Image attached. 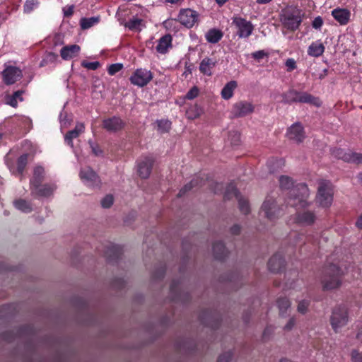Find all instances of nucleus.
Instances as JSON below:
<instances>
[{
	"mask_svg": "<svg viewBox=\"0 0 362 362\" xmlns=\"http://www.w3.org/2000/svg\"><path fill=\"white\" fill-rule=\"evenodd\" d=\"M279 181L281 189L290 190L288 204L294 207H305L308 205L309 189L306 184L298 183L294 186L293 179L287 175L280 176Z\"/></svg>",
	"mask_w": 362,
	"mask_h": 362,
	"instance_id": "f257e3e1",
	"label": "nucleus"
},
{
	"mask_svg": "<svg viewBox=\"0 0 362 362\" xmlns=\"http://www.w3.org/2000/svg\"><path fill=\"white\" fill-rule=\"evenodd\" d=\"M304 13L297 7L288 6L279 13V22L284 35L298 30L303 22Z\"/></svg>",
	"mask_w": 362,
	"mask_h": 362,
	"instance_id": "f03ea898",
	"label": "nucleus"
},
{
	"mask_svg": "<svg viewBox=\"0 0 362 362\" xmlns=\"http://www.w3.org/2000/svg\"><path fill=\"white\" fill-rule=\"evenodd\" d=\"M344 273L335 264H329L323 268L320 278L322 290L325 291L337 289L341 287Z\"/></svg>",
	"mask_w": 362,
	"mask_h": 362,
	"instance_id": "7ed1b4c3",
	"label": "nucleus"
},
{
	"mask_svg": "<svg viewBox=\"0 0 362 362\" xmlns=\"http://www.w3.org/2000/svg\"><path fill=\"white\" fill-rule=\"evenodd\" d=\"M282 98L283 103L286 104L306 103L317 107L322 105V102L318 97H315L308 92L298 91L293 88H290L284 93Z\"/></svg>",
	"mask_w": 362,
	"mask_h": 362,
	"instance_id": "20e7f679",
	"label": "nucleus"
},
{
	"mask_svg": "<svg viewBox=\"0 0 362 362\" xmlns=\"http://www.w3.org/2000/svg\"><path fill=\"white\" fill-rule=\"evenodd\" d=\"M333 186L327 180H322L319 183L316 202L323 208H329L333 202Z\"/></svg>",
	"mask_w": 362,
	"mask_h": 362,
	"instance_id": "39448f33",
	"label": "nucleus"
},
{
	"mask_svg": "<svg viewBox=\"0 0 362 362\" xmlns=\"http://www.w3.org/2000/svg\"><path fill=\"white\" fill-rule=\"evenodd\" d=\"M349 320L348 310L344 305L335 306L330 316V325L333 330L337 333L339 329L345 326Z\"/></svg>",
	"mask_w": 362,
	"mask_h": 362,
	"instance_id": "423d86ee",
	"label": "nucleus"
},
{
	"mask_svg": "<svg viewBox=\"0 0 362 362\" xmlns=\"http://www.w3.org/2000/svg\"><path fill=\"white\" fill-rule=\"evenodd\" d=\"M255 110V105L247 100H239L235 103L230 110L232 118H242L252 115Z\"/></svg>",
	"mask_w": 362,
	"mask_h": 362,
	"instance_id": "0eeeda50",
	"label": "nucleus"
},
{
	"mask_svg": "<svg viewBox=\"0 0 362 362\" xmlns=\"http://www.w3.org/2000/svg\"><path fill=\"white\" fill-rule=\"evenodd\" d=\"M262 209L265 216L271 221L279 218L284 214L283 208L279 206L276 200L272 198H267L262 206Z\"/></svg>",
	"mask_w": 362,
	"mask_h": 362,
	"instance_id": "6e6552de",
	"label": "nucleus"
},
{
	"mask_svg": "<svg viewBox=\"0 0 362 362\" xmlns=\"http://www.w3.org/2000/svg\"><path fill=\"white\" fill-rule=\"evenodd\" d=\"M153 78V73L146 69H136L129 78L132 84L142 88L146 86Z\"/></svg>",
	"mask_w": 362,
	"mask_h": 362,
	"instance_id": "1a4fd4ad",
	"label": "nucleus"
},
{
	"mask_svg": "<svg viewBox=\"0 0 362 362\" xmlns=\"http://www.w3.org/2000/svg\"><path fill=\"white\" fill-rule=\"evenodd\" d=\"M154 162L152 156L141 157L137 160V173L141 179H147L150 176Z\"/></svg>",
	"mask_w": 362,
	"mask_h": 362,
	"instance_id": "9d476101",
	"label": "nucleus"
},
{
	"mask_svg": "<svg viewBox=\"0 0 362 362\" xmlns=\"http://www.w3.org/2000/svg\"><path fill=\"white\" fill-rule=\"evenodd\" d=\"M332 155L341 159L344 162L361 164L362 163V153L353 152L351 151H345L341 148H335L332 151Z\"/></svg>",
	"mask_w": 362,
	"mask_h": 362,
	"instance_id": "9b49d317",
	"label": "nucleus"
},
{
	"mask_svg": "<svg viewBox=\"0 0 362 362\" xmlns=\"http://www.w3.org/2000/svg\"><path fill=\"white\" fill-rule=\"evenodd\" d=\"M233 23L238 28L237 35L240 38H247L250 37L254 30V26L250 21L245 18L239 17L235 18Z\"/></svg>",
	"mask_w": 362,
	"mask_h": 362,
	"instance_id": "f8f14e48",
	"label": "nucleus"
},
{
	"mask_svg": "<svg viewBox=\"0 0 362 362\" xmlns=\"http://www.w3.org/2000/svg\"><path fill=\"white\" fill-rule=\"evenodd\" d=\"M80 177L85 185L89 187H98L100 180L97 173L90 167L82 168L80 171Z\"/></svg>",
	"mask_w": 362,
	"mask_h": 362,
	"instance_id": "ddd939ff",
	"label": "nucleus"
},
{
	"mask_svg": "<svg viewBox=\"0 0 362 362\" xmlns=\"http://www.w3.org/2000/svg\"><path fill=\"white\" fill-rule=\"evenodd\" d=\"M316 220L317 215L315 212L308 209L297 211L295 216V222L302 226H312Z\"/></svg>",
	"mask_w": 362,
	"mask_h": 362,
	"instance_id": "4468645a",
	"label": "nucleus"
},
{
	"mask_svg": "<svg viewBox=\"0 0 362 362\" xmlns=\"http://www.w3.org/2000/svg\"><path fill=\"white\" fill-rule=\"evenodd\" d=\"M2 76L4 83L9 86L20 80L23 74L19 68L9 66L3 71Z\"/></svg>",
	"mask_w": 362,
	"mask_h": 362,
	"instance_id": "2eb2a0df",
	"label": "nucleus"
},
{
	"mask_svg": "<svg viewBox=\"0 0 362 362\" xmlns=\"http://www.w3.org/2000/svg\"><path fill=\"white\" fill-rule=\"evenodd\" d=\"M197 13L189 9H182L177 16L179 22L187 28H192L197 21Z\"/></svg>",
	"mask_w": 362,
	"mask_h": 362,
	"instance_id": "dca6fc26",
	"label": "nucleus"
},
{
	"mask_svg": "<svg viewBox=\"0 0 362 362\" xmlns=\"http://www.w3.org/2000/svg\"><path fill=\"white\" fill-rule=\"evenodd\" d=\"M288 138L297 143L303 142L305 138L304 128L301 123L296 122L288 128L286 132Z\"/></svg>",
	"mask_w": 362,
	"mask_h": 362,
	"instance_id": "f3484780",
	"label": "nucleus"
},
{
	"mask_svg": "<svg viewBox=\"0 0 362 362\" xmlns=\"http://www.w3.org/2000/svg\"><path fill=\"white\" fill-rule=\"evenodd\" d=\"M102 127L107 132H116L124 128V122L120 117L113 116L103 119Z\"/></svg>",
	"mask_w": 362,
	"mask_h": 362,
	"instance_id": "a211bd4d",
	"label": "nucleus"
},
{
	"mask_svg": "<svg viewBox=\"0 0 362 362\" xmlns=\"http://www.w3.org/2000/svg\"><path fill=\"white\" fill-rule=\"evenodd\" d=\"M285 259L283 255L278 252L274 254L268 262V269L274 273H279L283 271L285 267Z\"/></svg>",
	"mask_w": 362,
	"mask_h": 362,
	"instance_id": "6ab92c4d",
	"label": "nucleus"
},
{
	"mask_svg": "<svg viewBox=\"0 0 362 362\" xmlns=\"http://www.w3.org/2000/svg\"><path fill=\"white\" fill-rule=\"evenodd\" d=\"M55 189L56 187L50 184H40V187H30L31 195L36 198L49 197L53 194Z\"/></svg>",
	"mask_w": 362,
	"mask_h": 362,
	"instance_id": "aec40b11",
	"label": "nucleus"
},
{
	"mask_svg": "<svg viewBox=\"0 0 362 362\" xmlns=\"http://www.w3.org/2000/svg\"><path fill=\"white\" fill-rule=\"evenodd\" d=\"M331 14L341 25H346L350 21L351 11L347 8H336L332 11Z\"/></svg>",
	"mask_w": 362,
	"mask_h": 362,
	"instance_id": "412c9836",
	"label": "nucleus"
},
{
	"mask_svg": "<svg viewBox=\"0 0 362 362\" xmlns=\"http://www.w3.org/2000/svg\"><path fill=\"white\" fill-rule=\"evenodd\" d=\"M122 247L117 245L110 243L105 251V255L108 262H116L121 257Z\"/></svg>",
	"mask_w": 362,
	"mask_h": 362,
	"instance_id": "4be33fe9",
	"label": "nucleus"
},
{
	"mask_svg": "<svg viewBox=\"0 0 362 362\" xmlns=\"http://www.w3.org/2000/svg\"><path fill=\"white\" fill-rule=\"evenodd\" d=\"M228 250L222 241H216L214 243L213 254L216 259L224 262L228 257Z\"/></svg>",
	"mask_w": 362,
	"mask_h": 362,
	"instance_id": "5701e85b",
	"label": "nucleus"
},
{
	"mask_svg": "<svg viewBox=\"0 0 362 362\" xmlns=\"http://www.w3.org/2000/svg\"><path fill=\"white\" fill-rule=\"evenodd\" d=\"M81 47L78 45L64 46L60 50V56L64 60H69L78 55Z\"/></svg>",
	"mask_w": 362,
	"mask_h": 362,
	"instance_id": "b1692460",
	"label": "nucleus"
},
{
	"mask_svg": "<svg viewBox=\"0 0 362 362\" xmlns=\"http://www.w3.org/2000/svg\"><path fill=\"white\" fill-rule=\"evenodd\" d=\"M205 327H209L212 329H217L221 325L222 319L218 313L213 315L211 317H209L208 310L205 308Z\"/></svg>",
	"mask_w": 362,
	"mask_h": 362,
	"instance_id": "393cba45",
	"label": "nucleus"
},
{
	"mask_svg": "<svg viewBox=\"0 0 362 362\" xmlns=\"http://www.w3.org/2000/svg\"><path fill=\"white\" fill-rule=\"evenodd\" d=\"M84 125L82 123L77 124L74 129L69 131L65 135L66 143L71 146H74L73 139L79 136V135L84 131Z\"/></svg>",
	"mask_w": 362,
	"mask_h": 362,
	"instance_id": "a878e982",
	"label": "nucleus"
},
{
	"mask_svg": "<svg viewBox=\"0 0 362 362\" xmlns=\"http://www.w3.org/2000/svg\"><path fill=\"white\" fill-rule=\"evenodd\" d=\"M44 168L41 166H37L34 168L33 176L30 180V187H40L44 180Z\"/></svg>",
	"mask_w": 362,
	"mask_h": 362,
	"instance_id": "bb28decb",
	"label": "nucleus"
},
{
	"mask_svg": "<svg viewBox=\"0 0 362 362\" xmlns=\"http://www.w3.org/2000/svg\"><path fill=\"white\" fill-rule=\"evenodd\" d=\"M171 46L172 37L170 35H165L160 38L156 49L158 53L165 54Z\"/></svg>",
	"mask_w": 362,
	"mask_h": 362,
	"instance_id": "cd10ccee",
	"label": "nucleus"
},
{
	"mask_svg": "<svg viewBox=\"0 0 362 362\" xmlns=\"http://www.w3.org/2000/svg\"><path fill=\"white\" fill-rule=\"evenodd\" d=\"M269 172L272 174L278 172L285 165V160L283 158H272L267 162Z\"/></svg>",
	"mask_w": 362,
	"mask_h": 362,
	"instance_id": "c85d7f7f",
	"label": "nucleus"
},
{
	"mask_svg": "<svg viewBox=\"0 0 362 362\" xmlns=\"http://www.w3.org/2000/svg\"><path fill=\"white\" fill-rule=\"evenodd\" d=\"M237 86L238 83L235 81H230L228 82L221 90V97L225 100L230 99L233 96L234 90Z\"/></svg>",
	"mask_w": 362,
	"mask_h": 362,
	"instance_id": "c756f323",
	"label": "nucleus"
},
{
	"mask_svg": "<svg viewBox=\"0 0 362 362\" xmlns=\"http://www.w3.org/2000/svg\"><path fill=\"white\" fill-rule=\"evenodd\" d=\"M324 52L325 46L318 41L313 42L308 48V54L313 57H320Z\"/></svg>",
	"mask_w": 362,
	"mask_h": 362,
	"instance_id": "7c9ffc66",
	"label": "nucleus"
},
{
	"mask_svg": "<svg viewBox=\"0 0 362 362\" xmlns=\"http://www.w3.org/2000/svg\"><path fill=\"white\" fill-rule=\"evenodd\" d=\"M223 36V32L216 28L209 30L205 35L206 40L212 44L218 42L222 39Z\"/></svg>",
	"mask_w": 362,
	"mask_h": 362,
	"instance_id": "2f4dec72",
	"label": "nucleus"
},
{
	"mask_svg": "<svg viewBox=\"0 0 362 362\" xmlns=\"http://www.w3.org/2000/svg\"><path fill=\"white\" fill-rule=\"evenodd\" d=\"M23 90H18L15 91L11 95L6 97V104L9 105L13 107H17L18 100L22 102L23 100V94L24 93Z\"/></svg>",
	"mask_w": 362,
	"mask_h": 362,
	"instance_id": "473e14b6",
	"label": "nucleus"
},
{
	"mask_svg": "<svg viewBox=\"0 0 362 362\" xmlns=\"http://www.w3.org/2000/svg\"><path fill=\"white\" fill-rule=\"evenodd\" d=\"M14 206L23 213H30L33 211L32 204L23 199H16L13 202Z\"/></svg>",
	"mask_w": 362,
	"mask_h": 362,
	"instance_id": "72a5a7b5",
	"label": "nucleus"
},
{
	"mask_svg": "<svg viewBox=\"0 0 362 362\" xmlns=\"http://www.w3.org/2000/svg\"><path fill=\"white\" fill-rule=\"evenodd\" d=\"M240 195V193L238 192L235 185L233 182H230L225 189L223 199L225 200H230L233 197L237 199Z\"/></svg>",
	"mask_w": 362,
	"mask_h": 362,
	"instance_id": "f704fd0d",
	"label": "nucleus"
},
{
	"mask_svg": "<svg viewBox=\"0 0 362 362\" xmlns=\"http://www.w3.org/2000/svg\"><path fill=\"white\" fill-rule=\"evenodd\" d=\"M277 307L279 310V314L281 316H284V314L286 313L287 310L291 306L290 300L286 298H279L276 300Z\"/></svg>",
	"mask_w": 362,
	"mask_h": 362,
	"instance_id": "c9c22d12",
	"label": "nucleus"
},
{
	"mask_svg": "<svg viewBox=\"0 0 362 362\" xmlns=\"http://www.w3.org/2000/svg\"><path fill=\"white\" fill-rule=\"evenodd\" d=\"M199 89L194 86L189 90L183 98H180V100L177 101V103L182 105L185 103V100H193L199 95Z\"/></svg>",
	"mask_w": 362,
	"mask_h": 362,
	"instance_id": "e433bc0d",
	"label": "nucleus"
},
{
	"mask_svg": "<svg viewBox=\"0 0 362 362\" xmlns=\"http://www.w3.org/2000/svg\"><path fill=\"white\" fill-rule=\"evenodd\" d=\"M237 200L240 211L245 215L250 214V206L248 200L242 197L241 194L237 198Z\"/></svg>",
	"mask_w": 362,
	"mask_h": 362,
	"instance_id": "4c0bfd02",
	"label": "nucleus"
},
{
	"mask_svg": "<svg viewBox=\"0 0 362 362\" xmlns=\"http://www.w3.org/2000/svg\"><path fill=\"white\" fill-rule=\"evenodd\" d=\"M170 292L173 300L175 301L180 300V283L177 280H173L170 286Z\"/></svg>",
	"mask_w": 362,
	"mask_h": 362,
	"instance_id": "58836bf2",
	"label": "nucleus"
},
{
	"mask_svg": "<svg viewBox=\"0 0 362 362\" xmlns=\"http://www.w3.org/2000/svg\"><path fill=\"white\" fill-rule=\"evenodd\" d=\"M99 21V17L83 18L81 19L80 25L83 30L88 29L98 23Z\"/></svg>",
	"mask_w": 362,
	"mask_h": 362,
	"instance_id": "ea45409f",
	"label": "nucleus"
},
{
	"mask_svg": "<svg viewBox=\"0 0 362 362\" xmlns=\"http://www.w3.org/2000/svg\"><path fill=\"white\" fill-rule=\"evenodd\" d=\"M202 108L198 107L197 105L189 107L186 110V117L189 119H194L197 118L202 113Z\"/></svg>",
	"mask_w": 362,
	"mask_h": 362,
	"instance_id": "a19ab883",
	"label": "nucleus"
},
{
	"mask_svg": "<svg viewBox=\"0 0 362 362\" xmlns=\"http://www.w3.org/2000/svg\"><path fill=\"white\" fill-rule=\"evenodd\" d=\"M28 159V154L24 153L21 155L17 160V168L16 170L19 175H22L27 165Z\"/></svg>",
	"mask_w": 362,
	"mask_h": 362,
	"instance_id": "79ce46f5",
	"label": "nucleus"
},
{
	"mask_svg": "<svg viewBox=\"0 0 362 362\" xmlns=\"http://www.w3.org/2000/svg\"><path fill=\"white\" fill-rule=\"evenodd\" d=\"M166 266L165 264H160V266L153 272L152 279L153 280H160L165 276Z\"/></svg>",
	"mask_w": 362,
	"mask_h": 362,
	"instance_id": "37998d69",
	"label": "nucleus"
},
{
	"mask_svg": "<svg viewBox=\"0 0 362 362\" xmlns=\"http://www.w3.org/2000/svg\"><path fill=\"white\" fill-rule=\"evenodd\" d=\"M228 139L233 146H238L240 144V134L238 131L229 132Z\"/></svg>",
	"mask_w": 362,
	"mask_h": 362,
	"instance_id": "c03bdc74",
	"label": "nucleus"
},
{
	"mask_svg": "<svg viewBox=\"0 0 362 362\" xmlns=\"http://www.w3.org/2000/svg\"><path fill=\"white\" fill-rule=\"evenodd\" d=\"M158 128L162 133L168 132L171 128V122L168 119H160L157 121Z\"/></svg>",
	"mask_w": 362,
	"mask_h": 362,
	"instance_id": "a18cd8bd",
	"label": "nucleus"
},
{
	"mask_svg": "<svg viewBox=\"0 0 362 362\" xmlns=\"http://www.w3.org/2000/svg\"><path fill=\"white\" fill-rule=\"evenodd\" d=\"M123 68V64L121 63H115L109 66L107 73L110 76L115 75L117 72L121 71Z\"/></svg>",
	"mask_w": 362,
	"mask_h": 362,
	"instance_id": "49530a36",
	"label": "nucleus"
},
{
	"mask_svg": "<svg viewBox=\"0 0 362 362\" xmlns=\"http://www.w3.org/2000/svg\"><path fill=\"white\" fill-rule=\"evenodd\" d=\"M113 196L112 194H107L101 200V206L103 208L108 209L113 204Z\"/></svg>",
	"mask_w": 362,
	"mask_h": 362,
	"instance_id": "de8ad7c7",
	"label": "nucleus"
},
{
	"mask_svg": "<svg viewBox=\"0 0 362 362\" xmlns=\"http://www.w3.org/2000/svg\"><path fill=\"white\" fill-rule=\"evenodd\" d=\"M233 356V352L229 350L221 354L217 359V362H229L231 361Z\"/></svg>",
	"mask_w": 362,
	"mask_h": 362,
	"instance_id": "09e8293b",
	"label": "nucleus"
},
{
	"mask_svg": "<svg viewBox=\"0 0 362 362\" xmlns=\"http://www.w3.org/2000/svg\"><path fill=\"white\" fill-rule=\"evenodd\" d=\"M310 305V300H302L298 303L297 310L299 313L302 314H305L308 308Z\"/></svg>",
	"mask_w": 362,
	"mask_h": 362,
	"instance_id": "8fccbe9b",
	"label": "nucleus"
},
{
	"mask_svg": "<svg viewBox=\"0 0 362 362\" xmlns=\"http://www.w3.org/2000/svg\"><path fill=\"white\" fill-rule=\"evenodd\" d=\"M37 5V0H27L23 6L24 11L25 13H30Z\"/></svg>",
	"mask_w": 362,
	"mask_h": 362,
	"instance_id": "3c124183",
	"label": "nucleus"
},
{
	"mask_svg": "<svg viewBox=\"0 0 362 362\" xmlns=\"http://www.w3.org/2000/svg\"><path fill=\"white\" fill-rule=\"evenodd\" d=\"M141 19H139V18L132 19V20H129L126 23V27H127L129 30H136L141 25Z\"/></svg>",
	"mask_w": 362,
	"mask_h": 362,
	"instance_id": "603ef678",
	"label": "nucleus"
},
{
	"mask_svg": "<svg viewBox=\"0 0 362 362\" xmlns=\"http://www.w3.org/2000/svg\"><path fill=\"white\" fill-rule=\"evenodd\" d=\"M285 65L286 66V71L291 72L297 68L296 62L293 58H288L286 60Z\"/></svg>",
	"mask_w": 362,
	"mask_h": 362,
	"instance_id": "864d4df0",
	"label": "nucleus"
},
{
	"mask_svg": "<svg viewBox=\"0 0 362 362\" xmlns=\"http://www.w3.org/2000/svg\"><path fill=\"white\" fill-rule=\"evenodd\" d=\"M1 339L8 342H12L15 339V334L12 331H5L1 334Z\"/></svg>",
	"mask_w": 362,
	"mask_h": 362,
	"instance_id": "5fc2aeb1",
	"label": "nucleus"
},
{
	"mask_svg": "<svg viewBox=\"0 0 362 362\" xmlns=\"http://www.w3.org/2000/svg\"><path fill=\"white\" fill-rule=\"evenodd\" d=\"M194 186V181H191L189 183L185 185L177 194L178 197H182L184 196L187 192L190 191Z\"/></svg>",
	"mask_w": 362,
	"mask_h": 362,
	"instance_id": "6e6d98bb",
	"label": "nucleus"
},
{
	"mask_svg": "<svg viewBox=\"0 0 362 362\" xmlns=\"http://www.w3.org/2000/svg\"><path fill=\"white\" fill-rule=\"evenodd\" d=\"M82 66L90 70H96L100 66V63L98 62H89L86 61H83L81 63Z\"/></svg>",
	"mask_w": 362,
	"mask_h": 362,
	"instance_id": "4d7b16f0",
	"label": "nucleus"
},
{
	"mask_svg": "<svg viewBox=\"0 0 362 362\" xmlns=\"http://www.w3.org/2000/svg\"><path fill=\"white\" fill-rule=\"evenodd\" d=\"M268 53L264 50H259L252 53V57L257 61L262 59L264 57H267Z\"/></svg>",
	"mask_w": 362,
	"mask_h": 362,
	"instance_id": "13d9d810",
	"label": "nucleus"
},
{
	"mask_svg": "<svg viewBox=\"0 0 362 362\" xmlns=\"http://www.w3.org/2000/svg\"><path fill=\"white\" fill-rule=\"evenodd\" d=\"M351 356L352 362H362V353L353 350Z\"/></svg>",
	"mask_w": 362,
	"mask_h": 362,
	"instance_id": "bf43d9fd",
	"label": "nucleus"
},
{
	"mask_svg": "<svg viewBox=\"0 0 362 362\" xmlns=\"http://www.w3.org/2000/svg\"><path fill=\"white\" fill-rule=\"evenodd\" d=\"M58 58V55L56 54V53H54V52H48L46 56H45V58L43 59V61L46 62L47 63V62H54Z\"/></svg>",
	"mask_w": 362,
	"mask_h": 362,
	"instance_id": "052dcab7",
	"label": "nucleus"
},
{
	"mask_svg": "<svg viewBox=\"0 0 362 362\" xmlns=\"http://www.w3.org/2000/svg\"><path fill=\"white\" fill-rule=\"evenodd\" d=\"M323 25V20L320 16L314 18L312 23V26L315 29H320Z\"/></svg>",
	"mask_w": 362,
	"mask_h": 362,
	"instance_id": "680f3d73",
	"label": "nucleus"
},
{
	"mask_svg": "<svg viewBox=\"0 0 362 362\" xmlns=\"http://www.w3.org/2000/svg\"><path fill=\"white\" fill-rule=\"evenodd\" d=\"M92 153L96 156H103V151L98 144H90Z\"/></svg>",
	"mask_w": 362,
	"mask_h": 362,
	"instance_id": "e2e57ef3",
	"label": "nucleus"
},
{
	"mask_svg": "<svg viewBox=\"0 0 362 362\" xmlns=\"http://www.w3.org/2000/svg\"><path fill=\"white\" fill-rule=\"evenodd\" d=\"M240 231L241 227L238 224H235L230 228V232L233 235H239L240 233Z\"/></svg>",
	"mask_w": 362,
	"mask_h": 362,
	"instance_id": "0e129e2a",
	"label": "nucleus"
},
{
	"mask_svg": "<svg viewBox=\"0 0 362 362\" xmlns=\"http://www.w3.org/2000/svg\"><path fill=\"white\" fill-rule=\"evenodd\" d=\"M223 189V185L222 183L216 182L214 187L212 188V191L214 194H218L222 192Z\"/></svg>",
	"mask_w": 362,
	"mask_h": 362,
	"instance_id": "69168bd1",
	"label": "nucleus"
},
{
	"mask_svg": "<svg viewBox=\"0 0 362 362\" xmlns=\"http://www.w3.org/2000/svg\"><path fill=\"white\" fill-rule=\"evenodd\" d=\"M295 323H296L295 318L294 317L290 318L288 322H287V324L284 326V329L287 330V331L291 330L294 327Z\"/></svg>",
	"mask_w": 362,
	"mask_h": 362,
	"instance_id": "338daca9",
	"label": "nucleus"
},
{
	"mask_svg": "<svg viewBox=\"0 0 362 362\" xmlns=\"http://www.w3.org/2000/svg\"><path fill=\"white\" fill-rule=\"evenodd\" d=\"M356 226L358 229L362 230V214L358 217L356 222Z\"/></svg>",
	"mask_w": 362,
	"mask_h": 362,
	"instance_id": "774afa93",
	"label": "nucleus"
}]
</instances>
